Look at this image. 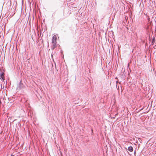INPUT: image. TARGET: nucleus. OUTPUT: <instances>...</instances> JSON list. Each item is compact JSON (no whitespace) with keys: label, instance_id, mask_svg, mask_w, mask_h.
Listing matches in <instances>:
<instances>
[{"label":"nucleus","instance_id":"1","mask_svg":"<svg viewBox=\"0 0 156 156\" xmlns=\"http://www.w3.org/2000/svg\"><path fill=\"white\" fill-rule=\"evenodd\" d=\"M57 40V37L55 35H54L52 39V44H56Z\"/></svg>","mask_w":156,"mask_h":156},{"label":"nucleus","instance_id":"8","mask_svg":"<svg viewBox=\"0 0 156 156\" xmlns=\"http://www.w3.org/2000/svg\"><path fill=\"white\" fill-rule=\"evenodd\" d=\"M115 79H117V77H116Z\"/></svg>","mask_w":156,"mask_h":156},{"label":"nucleus","instance_id":"4","mask_svg":"<svg viewBox=\"0 0 156 156\" xmlns=\"http://www.w3.org/2000/svg\"><path fill=\"white\" fill-rule=\"evenodd\" d=\"M128 150L129 151L132 152L133 150V148L132 147H129L128 148Z\"/></svg>","mask_w":156,"mask_h":156},{"label":"nucleus","instance_id":"5","mask_svg":"<svg viewBox=\"0 0 156 156\" xmlns=\"http://www.w3.org/2000/svg\"><path fill=\"white\" fill-rule=\"evenodd\" d=\"M155 42V38L154 37H153L151 43L153 44H154Z\"/></svg>","mask_w":156,"mask_h":156},{"label":"nucleus","instance_id":"6","mask_svg":"<svg viewBox=\"0 0 156 156\" xmlns=\"http://www.w3.org/2000/svg\"><path fill=\"white\" fill-rule=\"evenodd\" d=\"M38 32H39V31L38 30V33H37V34H38V35L39 36V34L38 33Z\"/></svg>","mask_w":156,"mask_h":156},{"label":"nucleus","instance_id":"2","mask_svg":"<svg viewBox=\"0 0 156 156\" xmlns=\"http://www.w3.org/2000/svg\"><path fill=\"white\" fill-rule=\"evenodd\" d=\"M23 87V84L21 83V81L19 83V85H18L17 88L19 89L22 88Z\"/></svg>","mask_w":156,"mask_h":156},{"label":"nucleus","instance_id":"3","mask_svg":"<svg viewBox=\"0 0 156 156\" xmlns=\"http://www.w3.org/2000/svg\"><path fill=\"white\" fill-rule=\"evenodd\" d=\"M57 46L56 44H52V45L51 46V49L52 50H53Z\"/></svg>","mask_w":156,"mask_h":156},{"label":"nucleus","instance_id":"7","mask_svg":"<svg viewBox=\"0 0 156 156\" xmlns=\"http://www.w3.org/2000/svg\"><path fill=\"white\" fill-rule=\"evenodd\" d=\"M118 82H118V81H116V83H118Z\"/></svg>","mask_w":156,"mask_h":156}]
</instances>
